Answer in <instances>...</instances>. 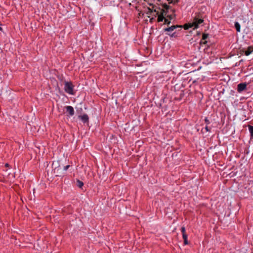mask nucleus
<instances>
[{
	"mask_svg": "<svg viewBox=\"0 0 253 253\" xmlns=\"http://www.w3.org/2000/svg\"><path fill=\"white\" fill-rule=\"evenodd\" d=\"M204 20L202 16L199 13H196L193 19L189 23L184 25V28L187 30L189 28H193L194 30L198 28L200 26L203 25Z\"/></svg>",
	"mask_w": 253,
	"mask_h": 253,
	"instance_id": "1",
	"label": "nucleus"
},
{
	"mask_svg": "<svg viewBox=\"0 0 253 253\" xmlns=\"http://www.w3.org/2000/svg\"><path fill=\"white\" fill-rule=\"evenodd\" d=\"M74 85L71 82H65L64 83V90L69 94L74 95Z\"/></svg>",
	"mask_w": 253,
	"mask_h": 253,
	"instance_id": "2",
	"label": "nucleus"
},
{
	"mask_svg": "<svg viewBox=\"0 0 253 253\" xmlns=\"http://www.w3.org/2000/svg\"><path fill=\"white\" fill-rule=\"evenodd\" d=\"M181 28L182 27L181 26H178V25H172L170 27L166 28L164 29L165 32H167V33L168 35H169L170 37H175L176 35L175 32H172L176 28Z\"/></svg>",
	"mask_w": 253,
	"mask_h": 253,
	"instance_id": "3",
	"label": "nucleus"
},
{
	"mask_svg": "<svg viewBox=\"0 0 253 253\" xmlns=\"http://www.w3.org/2000/svg\"><path fill=\"white\" fill-rule=\"evenodd\" d=\"M247 84L246 83H240L237 85V91L241 93L247 88Z\"/></svg>",
	"mask_w": 253,
	"mask_h": 253,
	"instance_id": "4",
	"label": "nucleus"
},
{
	"mask_svg": "<svg viewBox=\"0 0 253 253\" xmlns=\"http://www.w3.org/2000/svg\"><path fill=\"white\" fill-rule=\"evenodd\" d=\"M65 109L66 110L67 112L69 113L70 116H72L74 115L75 111L73 107L71 106H65Z\"/></svg>",
	"mask_w": 253,
	"mask_h": 253,
	"instance_id": "5",
	"label": "nucleus"
},
{
	"mask_svg": "<svg viewBox=\"0 0 253 253\" xmlns=\"http://www.w3.org/2000/svg\"><path fill=\"white\" fill-rule=\"evenodd\" d=\"M79 118L82 120V121L84 123H86L88 122L89 118H88L87 115H86V114H84L83 115H80L79 116Z\"/></svg>",
	"mask_w": 253,
	"mask_h": 253,
	"instance_id": "6",
	"label": "nucleus"
},
{
	"mask_svg": "<svg viewBox=\"0 0 253 253\" xmlns=\"http://www.w3.org/2000/svg\"><path fill=\"white\" fill-rule=\"evenodd\" d=\"M252 52H253V47L249 46L248 49L245 51V54L246 55H249Z\"/></svg>",
	"mask_w": 253,
	"mask_h": 253,
	"instance_id": "7",
	"label": "nucleus"
},
{
	"mask_svg": "<svg viewBox=\"0 0 253 253\" xmlns=\"http://www.w3.org/2000/svg\"><path fill=\"white\" fill-rule=\"evenodd\" d=\"M182 237L184 240V244L187 245L188 244V237L187 234L185 233H182Z\"/></svg>",
	"mask_w": 253,
	"mask_h": 253,
	"instance_id": "8",
	"label": "nucleus"
},
{
	"mask_svg": "<svg viewBox=\"0 0 253 253\" xmlns=\"http://www.w3.org/2000/svg\"><path fill=\"white\" fill-rule=\"evenodd\" d=\"M235 25V27L237 31L238 32H240V27H240V24H239V23L238 22H236L235 23V25Z\"/></svg>",
	"mask_w": 253,
	"mask_h": 253,
	"instance_id": "9",
	"label": "nucleus"
},
{
	"mask_svg": "<svg viewBox=\"0 0 253 253\" xmlns=\"http://www.w3.org/2000/svg\"><path fill=\"white\" fill-rule=\"evenodd\" d=\"M165 19L164 18V15H163V14H159L158 15V22H162L163 21V20Z\"/></svg>",
	"mask_w": 253,
	"mask_h": 253,
	"instance_id": "10",
	"label": "nucleus"
},
{
	"mask_svg": "<svg viewBox=\"0 0 253 253\" xmlns=\"http://www.w3.org/2000/svg\"><path fill=\"white\" fill-rule=\"evenodd\" d=\"M249 130L251 133V135L253 137V126H249Z\"/></svg>",
	"mask_w": 253,
	"mask_h": 253,
	"instance_id": "11",
	"label": "nucleus"
},
{
	"mask_svg": "<svg viewBox=\"0 0 253 253\" xmlns=\"http://www.w3.org/2000/svg\"><path fill=\"white\" fill-rule=\"evenodd\" d=\"M78 186L79 187H82L83 186L84 184H83V182H82L80 180H78Z\"/></svg>",
	"mask_w": 253,
	"mask_h": 253,
	"instance_id": "12",
	"label": "nucleus"
},
{
	"mask_svg": "<svg viewBox=\"0 0 253 253\" xmlns=\"http://www.w3.org/2000/svg\"><path fill=\"white\" fill-rule=\"evenodd\" d=\"M205 123L207 124V125L210 124V121L207 118H206L205 119Z\"/></svg>",
	"mask_w": 253,
	"mask_h": 253,
	"instance_id": "13",
	"label": "nucleus"
},
{
	"mask_svg": "<svg viewBox=\"0 0 253 253\" xmlns=\"http://www.w3.org/2000/svg\"><path fill=\"white\" fill-rule=\"evenodd\" d=\"M181 231L182 233H185V228L184 227H182L181 228Z\"/></svg>",
	"mask_w": 253,
	"mask_h": 253,
	"instance_id": "14",
	"label": "nucleus"
},
{
	"mask_svg": "<svg viewBox=\"0 0 253 253\" xmlns=\"http://www.w3.org/2000/svg\"><path fill=\"white\" fill-rule=\"evenodd\" d=\"M165 24H169L170 23V21H169L168 19L165 18Z\"/></svg>",
	"mask_w": 253,
	"mask_h": 253,
	"instance_id": "15",
	"label": "nucleus"
},
{
	"mask_svg": "<svg viewBox=\"0 0 253 253\" xmlns=\"http://www.w3.org/2000/svg\"><path fill=\"white\" fill-rule=\"evenodd\" d=\"M70 167V165H67V166H65V167H64V170H67L69 169V168Z\"/></svg>",
	"mask_w": 253,
	"mask_h": 253,
	"instance_id": "16",
	"label": "nucleus"
},
{
	"mask_svg": "<svg viewBox=\"0 0 253 253\" xmlns=\"http://www.w3.org/2000/svg\"><path fill=\"white\" fill-rule=\"evenodd\" d=\"M207 37H208V35H207L205 34L203 35L202 38H203V40H205V39H207Z\"/></svg>",
	"mask_w": 253,
	"mask_h": 253,
	"instance_id": "17",
	"label": "nucleus"
},
{
	"mask_svg": "<svg viewBox=\"0 0 253 253\" xmlns=\"http://www.w3.org/2000/svg\"><path fill=\"white\" fill-rule=\"evenodd\" d=\"M205 128V129H206L207 132H210V129L209 128V127L207 125L206 126Z\"/></svg>",
	"mask_w": 253,
	"mask_h": 253,
	"instance_id": "18",
	"label": "nucleus"
},
{
	"mask_svg": "<svg viewBox=\"0 0 253 253\" xmlns=\"http://www.w3.org/2000/svg\"><path fill=\"white\" fill-rule=\"evenodd\" d=\"M178 2V0H175L173 2L174 3H177Z\"/></svg>",
	"mask_w": 253,
	"mask_h": 253,
	"instance_id": "19",
	"label": "nucleus"
},
{
	"mask_svg": "<svg viewBox=\"0 0 253 253\" xmlns=\"http://www.w3.org/2000/svg\"><path fill=\"white\" fill-rule=\"evenodd\" d=\"M5 166V167H8L9 165L8 164H6Z\"/></svg>",
	"mask_w": 253,
	"mask_h": 253,
	"instance_id": "20",
	"label": "nucleus"
},
{
	"mask_svg": "<svg viewBox=\"0 0 253 253\" xmlns=\"http://www.w3.org/2000/svg\"><path fill=\"white\" fill-rule=\"evenodd\" d=\"M1 29H1V27H0V30H1Z\"/></svg>",
	"mask_w": 253,
	"mask_h": 253,
	"instance_id": "21",
	"label": "nucleus"
}]
</instances>
